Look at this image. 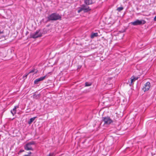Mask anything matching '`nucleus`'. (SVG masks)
Returning <instances> with one entry per match:
<instances>
[{
  "mask_svg": "<svg viewBox=\"0 0 156 156\" xmlns=\"http://www.w3.org/2000/svg\"><path fill=\"white\" fill-rule=\"evenodd\" d=\"M61 16L58 14L56 13H52L47 17V20L45 22L47 23L50 21L61 20Z\"/></svg>",
  "mask_w": 156,
  "mask_h": 156,
  "instance_id": "obj_1",
  "label": "nucleus"
},
{
  "mask_svg": "<svg viewBox=\"0 0 156 156\" xmlns=\"http://www.w3.org/2000/svg\"><path fill=\"white\" fill-rule=\"evenodd\" d=\"M35 144V143L34 141H32L27 143L24 146V148L26 151L31 150L33 151V149L32 147V145H34Z\"/></svg>",
  "mask_w": 156,
  "mask_h": 156,
  "instance_id": "obj_2",
  "label": "nucleus"
},
{
  "mask_svg": "<svg viewBox=\"0 0 156 156\" xmlns=\"http://www.w3.org/2000/svg\"><path fill=\"white\" fill-rule=\"evenodd\" d=\"M146 23V21L145 20H136L135 21L131 22V23L133 25L137 26L143 25Z\"/></svg>",
  "mask_w": 156,
  "mask_h": 156,
  "instance_id": "obj_3",
  "label": "nucleus"
},
{
  "mask_svg": "<svg viewBox=\"0 0 156 156\" xmlns=\"http://www.w3.org/2000/svg\"><path fill=\"white\" fill-rule=\"evenodd\" d=\"M40 30H37L34 34L31 35L30 37L33 38H36L40 37L42 36V34L40 32Z\"/></svg>",
  "mask_w": 156,
  "mask_h": 156,
  "instance_id": "obj_4",
  "label": "nucleus"
},
{
  "mask_svg": "<svg viewBox=\"0 0 156 156\" xmlns=\"http://www.w3.org/2000/svg\"><path fill=\"white\" fill-rule=\"evenodd\" d=\"M150 87V83L149 82H147L145 84L143 88V90L144 91H147L149 90Z\"/></svg>",
  "mask_w": 156,
  "mask_h": 156,
  "instance_id": "obj_5",
  "label": "nucleus"
},
{
  "mask_svg": "<svg viewBox=\"0 0 156 156\" xmlns=\"http://www.w3.org/2000/svg\"><path fill=\"white\" fill-rule=\"evenodd\" d=\"M103 121L104 122V124L107 125L111 124L112 122L110 118H104Z\"/></svg>",
  "mask_w": 156,
  "mask_h": 156,
  "instance_id": "obj_6",
  "label": "nucleus"
},
{
  "mask_svg": "<svg viewBox=\"0 0 156 156\" xmlns=\"http://www.w3.org/2000/svg\"><path fill=\"white\" fill-rule=\"evenodd\" d=\"M48 76H47V74L45 75L44 76L41 77L39 78L36 79L34 81V84H37L38 83V82L41 81L43 80L45 78H47Z\"/></svg>",
  "mask_w": 156,
  "mask_h": 156,
  "instance_id": "obj_7",
  "label": "nucleus"
},
{
  "mask_svg": "<svg viewBox=\"0 0 156 156\" xmlns=\"http://www.w3.org/2000/svg\"><path fill=\"white\" fill-rule=\"evenodd\" d=\"M95 0H84V3L87 5H89L94 3Z\"/></svg>",
  "mask_w": 156,
  "mask_h": 156,
  "instance_id": "obj_8",
  "label": "nucleus"
},
{
  "mask_svg": "<svg viewBox=\"0 0 156 156\" xmlns=\"http://www.w3.org/2000/svg\"><path fill=\"white\" fill-rule=\"evenodd\" d=\"M19 108V105H17L15 106L14 108L12 110H11V112L13 116H14V115L16 113V109L18 108Z\"/></svg>",
  "mask_w": 156,
  "mask_h": 156,
  "instance_id": "obj_9",
  "label": "nucleus"
},
{
  "mask_svg": "<svg viewBox=\"0 0 156 156\" xmlns=\"http://www.w3.org/2000/svg\"><path fill=\"white\" fill-rule=\"evenodd\" d=\"M138 79V77H136L134 76L132 77L131 78V82L129 83V85L130 86H131L133 84V83L136 80H137Z\"/></svg>",
  "mask_w": 156,
  "mask_h": 156,
  "instance_id": "obj_10",
  "label": "nucleus"
},
{
  "mask_svg": "<svg viewBox=\"0 0 156 156\" xmlns=\"http://www.w3.org/2000/svg\"><path fill=\"white\" fill-rule=\"evenodd\" d=\"M82 8H83L84 12H87L88 11H90L91 9H90L89 7H88L87 8H86V5H82Z\"/></svg>",
  "mask_w": 156,
  "mask_h": 156,
  "instance_id": "obj_11",
  "label": "nucleus"
},
{
  "mask_svg": "<svg viewBox=\"0 0 156 156\" xmlns=\"http://www.w3.org/2000/svg\"><path fill=\"white\" fill-rule=\"evenodd\" d=\"M41 96L40 94H34L33 95V98L35 99H38L40 98Z\"/></svg>",
  "mask_w": 156,
  "mask_h": 156,
  "instance_id": "obj_12",
  "label": "nucleus"
},
{
  "mask_svg": "<svg viewBox=\"0 0 156 156\" xmlns=\"http://www.w3.org/2000/svg\"><path fill=\"white\" fill-rule=\"evenodd\" d=\"M98 35V33H92L91 35V38H94L95 37H97Z\"/></svg>",
  "mask_w": 156,
  "mask_h": 156,
  "instance_id": "obj_13",
  "label": "nucleus"
},
{
  "mask_svg": "<svg viewBox=\"0 0 156 156\" xmlns=\"http://www.w3.org/2000/svg\"><path fill=\"white\" fill-rule=\"evenodd\" d=\"M35 118H31L30 120L28 122V123L29 124H30L35 120Z\"/></svg>",
  "mask_w": 156,
  "mask_h": 156,
  "instance_id": "obj_14",
  "label": "nucleus"
},
{
  "mask_svg": "<svg viewBox=\"0 0 156 156\" xmlns=\"http://www.w3.org/2000/svg\"><path fill=\"white\" fill-rule=\"evenodd\" d=\"M37 71L38 70H36L34 68L33 69L30 71L28 73L29 74L31 73L34 72L35 73H36Z\"/></svg>",
  "mask_w": 156,
  "mask_h": 156,
  "instance_id": "obj_15",
  "label": "nucleus"
},
{
  "mask_svg": "<svg viewBox=\"0 0 156 156\" xmlns=\"http://www.w3.org/2000/svg\"><path fill=\"white\" fill-rule=\"evenodd\" d=\"M92 84V83H89L88 82H86L85 83V86L88 87L91 86Z\"/></svg>",
  "mask_w": 156,
  "mask_h": 156,
  "instance_id": "obj_16",
  "label": "nucleus"
},
{
  "mask_svg": "<svg viewBox=\"0 0 156 156\" xmlns=\"http://www.w3.org/2000/svg\"><path fill=\"white\" fill-rule=\"evenodd\" d=\"M123 9V8L122 7H120L118 8L117 9V10L119 12H120Z\"/></svg>",
  "mask_w": 156,
  "mask_h": 156,
  "instance_id": "obj_17",
  "label": "nucleus"
},
{
  "mask_svg": "<svg viewBox=\"0 0 156 156\" xmlns=\"http://www.w3.org/2000/svg\"><path fill=\"white\" fill-rule=\"evenodd\" d=\"M123 115V113L122 112H121V113L119 114H118V115H117L116 116L117 117H122Z\"/></svg>",
  "mask_w": 156,
  "mask_h": 156,
  "instance_id": "obj_18",
  "label": "nucleus"
},
{
  "mask_svg": "<svg viewBox=\"0 0 156 156\" xmlns=\"http://www.w3.org/2000/svg\"><path fill=\"white\" fill-rule=\"evenodd\" d=\"M55 156V154L54 153H50L48 156Z\"/></svg>",
  "mask_w": 156,
  "mask_h": 156,
  "instance_id": "obj_19",
  "label": "nucleus"
},
{
  "mask_svg": "<svg viewBox=\"0 0 156 156\" xmlns=\"http://www.w3.org/2000/svg\"><path fill=\"white\" fill-rule=\"evenodd\" d=\"M83 8H81L80 9H79L78 10V12L79 13L80 12H81V11H82L83 10Z\"/></svg>",
  "mask_w": 156,
  "mask_h": 156,
  "instance_id": "obj_20",
  "label": "nucleus"
},
{
  "mask_svg": "<svg viewBox=\"0 0 156 156\" xmlns=\"http://www.w3.org/2000/svg\"><path fill=\"white\" fill-rule=\"evenodd\" d=\"M29 74V73H28V74H26V75H25V76H23V78H24V77H25L26 78H27V76H28V75Z\"/></svg>",
  "mask_w": 156,
  "mask_h": 156,
  "instance_id": "obj_21",
  "label": "nucleus"
},
{
  "mask_svg": "<svg viewBox=\"0 0 156 156\" xmlns=\"http://www.w3.org/2000/svg\"><path fill=\"white\" fill-rule=\"evenodd\" d=\"M24 151L23 150H21L20 151V152H23Z\"/></svg>",
  "mask_w": 156,
  "mask_h": 156,
  "instance_id": "obj_22",
  "label": "nucleus"
},
{
  "mask_svg": "<svg viewBox=\"0 0 156 156\" xmlns=\"http://www.w3.org/2000/svg\"><path fill=\"white\" fill-rule=\"evenodd\" d=\"M154 21H156V16L154 18Z\"/></svg>",
  "mask_w": 156,
  "mask_h": 156,
  "instance_id": "obj_23",
  "label": "nucleus"
},
{
  "mask_svg": "<svg viewBox=\"0 0 156 156\" xmlns=\"http://www.w3.org/2000/svg\"><path fill=\"white\" fill-rule=\"evenodd\" d=\"M28 154H29V155L30 154H31V152H29V153H28Z\"/></svg>",
  "mask_w": 156,
  "mask_h": 156,
  "instance_id": "obj_24",
  "label": "nucleus"
},
{
  "mask_svg": "<svg viewBox=\"0 0 156 156\" xmlns=\"http://www.w3.org/2000/svg\"><path fill=\"white\" fill-rule=\"evenodd\" d=\"M105 96L103 97V99H105Z\"/></svg>",
  "mask_w": 156,
  "mask_h": 156,
  "instance_id": "obj_25",
  "label": "nucleus"
},
{
  "mask_svg": "<svg viewBox=\"0 0 156 156\" xmlns=\"http://www.w3.org/2000/svg\"><path fill=\"white\" fill-rule=\"evenodd\" d=\"M49 73H50L51 74V72H49V73H48V74H49Z\"/></svg>",
  "mask_w": 156,
  "mask_h": 156,
  "instance_id": "obj_26",
  "label": "nucleus"
},
{
  "mask_svg": "<svg viewBox=\"0 0 156 156\" xmlns=\"http://www.w3.org/2000/svg\"><path fill=\"white\" fill-rule=\"evenodd\" d=\"M118 112H117V113H117V114H118Z\"/></svg>",
  "mask_w": 156,
  "mask_h": 156,
  "instance_id": "obj_27",
  "label": "nucleus"
}]
</instances>
